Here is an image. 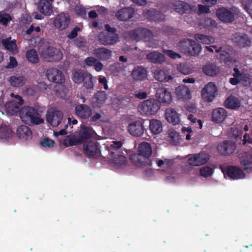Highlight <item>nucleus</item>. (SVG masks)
<instances>
[{
    "instance_id": "nucleus-18",
    "label": "nucleus",
    "mask_w": 252,
    "mask_h": 252,
    "mask_svg": "<svg viewBox=\"0 0 252 252\" xmlns=\"http://www.w3.org/2000/svg\"><path fill=\"white\" fill-rule=\"evenodd\" d=\"M134 13V8L126 7L118 10L116 15L117 18L121 21H127L133 16Z\"/></svg>"
},
{
    "instance_id": "nucleus-63",
    "label": "nucleus",
    "mask_w": 252,
    "mask_h": 252,
    "mask_svg": "<svg viewBox=\"0 0 252 252\" xmlns=\"http://www.w3.org/2000/svg\"><path fill=\"white\" fill-rule=\"evenodd\" d=\"M81 29L78 26L75 27L71 32L67 35V37L69 39H73L76 37L78 35V32L80 31Z\"/></svg>"
},
{
    "instance_id": "nucleus-13",
    "label": "nucleus",
    "mask_w": 252,
    "mask_h": 252,
    "mask_svg": "<svg viewBox=\"0 0 252 252\" xmlns=\"http://www.w3.org/2000/svg\"><path fill=\"white\" fill-rule=\"evenodd\" d=\"M233 78L229 79V83L232 85H237L240 82L247 83L250 81L249 75L245 73L241 72L237 67L233 68Z\"/></svg>"
},
{
    "instance_id": "nucleus-51",
    "label": "nucleus",
    "mask_w": 252,
    "mask_h": 252,
    "mask_svg": "<svg viewBox=\"0 0 252 252\" xmlns=\"http://www.w3.org/2000/svg\"><path fill=\"white\" fill-rule=\"evenodd\" d=\"M241 163L245 170L252 168V156L245 153L241 158Z\"/></svg>"
},
{
    "instance_id": "nucleus-30",
    "label": "nucleus",
    "mask_w": 252,
    "mask_h": 252,
    "mask_svg": "<svg viewBox=\"0 0 252 252\" xmlns=\"http://www.w3.org/2000/svg\"><path fill=\"white\" fill-rule=\"evenodd\" d=\"M130 159L135 165L137 166L152 165L151 161H148L146 159L143 158L139 153L131 155Z\"/></svg>"
},
{
    "instance_id": "nucleus-54",
    "label": "nucleus",
    "mask_w": 252,
    "mask_h": 252,
    "mask_svg": "<svg viewBox=\"0 0 252 252\" xmlns=\"http://www.w3.org/2000/svg\"><path fill=\"white\" fill-rule=\"evenodd\" d=\"M57 95L61 98H65L67 93V89L66 87L62 84H60L55 87L54 90Z\"/></svg>"
},
{
    "instance_id": "nucleus-42",
    "label": "nucleus",
    "mask_w": 252,
    "mask_h": 252,
    "mask_svg": "<svg viewBox=\"0 0 252 252\" xmlns=\"http://www.w3.org/2000/svg\"><path fill=\"white\" fill-rule=\"evenodd\" d=\"M96 81V79L94 77L92 74L87 73L85 76L84 80L83 81V86L86 89H93L94 87V84Z\"/></svg>"
},
{
    "instance_id": "nucleus-43",
    "label": "nucleus",
    "mask_w": 252,
    "mask_h": 252,
    "mask_svg": "<svg viewBox=\"0 0 252 252\" xmlns=\"http://www.w3.org/2000/svg\"><path fill=\"white\" fill-rule=\"evenodd\" d=\"M224 105L227 108L234 109L239 108L240 106V103L237 98L234 96H230L225 101Z\"/></svg>"
},
{
    "instance_id": "nucleus-32",
    "label": "nucleus",
    "mask_w": 252,
    "mask_h": 252,
    "mask_svg": "<svg viewBox=\"0 0 252 252\" xmlns=\"http://www.w3.org/2000/svg\"><path fill=\"white\" fill-rule=\"evenodd\" d=\"M176 94L179 99H189L191 98L189 89L185 86H180L176 89Z\"/></svg>"
},
{
    "instance_id": "nucleus-3",
    "label": "nucleus",
    "mask_w": 252,
    "mask_h": 252,
    "mask_svg": "<svg viewBox=\"0 0 252 252\" xmlns=\"http://www.w3.org/2000/svg\"><path fill=\"white\" fill-rule=\"evenodd\" d=\"M160 107L159 101L156 99L150 98L141 102L138 106V110L143 115H152L156 114Z\"/></svg>"
},
{
    "instance_id": "nucleus-26",
    "label": "nucleus",
    "mask_w": 252,
    "mask_h": 252,
    "mask_svg": "<svg viewBox=\"0 0 252 252\" xmlns=\"http://www.w3.org/2000/svg\"><path fill=\"white\" fill-rule=\"evenodd\" d=\"M126 163V158L122 154H116L111 157V165L117 168H123Z\"/></svg>"
},
{
    "instance_id": "nucleus-36",
    "label": "nucleus",
    "mask_w": 252,
    "mask_h": 252,
    "mask_svg": "<svg viewBox=\"0 0 252 252\" xmlns=\"http://www.w3.org/2000/svg\"><path fill=\"white\" fill-rule=\"evenodd\" d=\"M22 104L17 102L16 100H12L6 103L5 108L8 113L11 115H14L19 111Z\"/></svg>"
},
{
    "instance_id": "nucleus-5",
    "label": "nucleus",
    "mask_w": 252,
    "mask_h": 252,
    "mask_svg": "<svg viewBox=\"0 0 252 252\" xmlns=\"http://www.w3.org/2000/svg\"><path fill=\"white\" fill-rule=\"evenodd\" d=\"M236 148V144L231 140H224L217 146V150L221 156H227L232 154Z\"/></svg>"
},
{
    "instance_id": "nucleus-16",
    "label": "nucleus",
    "mask_w": 252,
    "mask_h": 252,
    "mask_svg": "<svg viewBox=\"0 0 252 252\" xmlns=\"http://www.w3.org/2000/svg\"><path fill=\"white\" fill-rule=\"evenodd\" d=\"M70 23V18L68 14L61 13L58 14L54 20L55 26L60 30L67 28Z\"/></svg>"
},
{
    "instance_id": "nucleus-49",
    "label": "nucleus",
    "mask_w": 252,
    "mask_h": 252,
    "mask_svg": "<svg viewBox=\"0 0 252 252\" xmlns=\"http://www.w3.org/2000/svg\"><path fill=\"white\" fill-rule=\"evenodd\" d=\"M150 128L154 134L159 133L162 128L161 123L158 120H152L150 123Z\"/></svg>"
},
{
    "instance_id": "nucleus-11",
    "label": "nucleus",
    "mask_w": 252,
    "mask_h": 252,
    "mask_svg": "<svg viewBox=\"0 0 252 252\" xmlns=\"http://www.w3.org/2000/svg\"><path fill=\"white\" fill-rule=\"evenodd\" d=\"M209 159V156L208 154L201 152L193 155L189 157L188 159V163L189 164L194 166H200L205 164Z\"/></svg>"
},
{
    "instance_id": "nucleus-1",
    "label": "nucleus",
    "mask_w": 252,
    "mask_h": 252,
    "mask_svg": "<svg viewBox=\"0 0 252 252\" xmlns=\"http://www.w3.org/2000/svg\"><path fill=\"white\" fill-rule=\"evenodd\" d=\"M42 111L39 108L27 106L24 107L20 113V118L25 124L29 125H40L44 122V120L40 117V113Z\"/></svg>"
},
{
    "instance_id": "nucleus-52",
    "label": "nucleus",
    "mask_w": 252,
    "mask_h": 252,
    "mask_svg": "<svg viewBox=\"0 0 252 252\" xmlns=\"http://www.w3.org/2000/svg\"><path fill=\"white\" fill-rule=\"evenodd\" d=\"M139 28L140 40L142 39L145 41H148L153 37V33L150 30L146 28Z\"/></svg>"
},
{
    "instance_id": "nucleus-44",
    "label": "nucleus",
    "mask_w": 252,
    "mask_h": 252,
    "mask_svg": "<svg viewBox=\"0 0 252 252\" xmlns=\"http://www.w3.org/2000/svg\"><path fill=\"white\" fill-rule=\"evenodd\" d=\"M194 39L204 44H210L215 41V39L211 36L199 33L194 35Z\"/></svg>"
},
{
    "instance_id": "nucleus-62",
    "label": "nucleus",
    "mask_w": 252,
    "mask_h": 252,
    "mask_svg": "<svg viewBox=\"0 0 252 252\" xmlns=\"http://www.w3.org/2000/svg\"><path fill=\"white\" fill-rule=\"evenodd\" d=\"M116 29L111 27V45L116 43L119 41V36L116 33Z\"/></svg>"
},
{
    "instance_id": "nucleus-15",
    "label": "nucleus",
    "mask_w": 252,
    "mask_h": 252,
    "mask_svg": "<svg viewBox=\"0 0 252 252\" xmlns=\"http://www.w3.org/2000/svg\"><path fill=\"white\" fill-rule=\"evenodd\" d=\"M54 0H40L38 3L37 9L45 16H50L53 12L52 3Z\"/></svg>"
},
{
    "instance_id": "nucleus-38",
    "label": "nucleus",
    "mask_w": 252,
    "mask_h": 252,
    "mask_svg": "<svg viewBox=\"0 0 252 252\" xmlns=\"http://www.w3.org/2000/svg\"><path fill=\"white\" fill-rule=\"evenodd\" d=\"M87 73L82 69H76L72 72V79L75 83L80 84L84 80Z\"/></svg>"
},
{
    "instance_id": "nucleus-19",
    "label": "nucleus",
    "mask_w": 252,
    "mask_h": 252,
    "mask_svg": "<svg viewBox=\"0 0 252 252\" xmlns=\"http://www.w3.org/2000/svg\"><path fill=\"white\" fill-rule=\"evenodd\" d=\"M227 116L226 110L223 108L215 109L212 113V120L216 123H220L224 121Z\"/></svg>"
},
{
    "instance_id": "nucleus-37",
    "label": "nucleus",
    "mask_w": 252,
    "mask_h": 252,
    "mask_svg": "<svg viewBox=\"0 0 252 252\" xmlns=\"http://www.w3.org/2000/svg\"><path fill=\"white\" fill-rule=\"evenodd\" d=\"M124 143L122 141L113 140L111 141V157L116 154H123Z\"/></svg>"
},
{
    "instance_id": "nucleus-41",
    "label": "nucleus",
    "mask_w": 252,
    "mask_h": 252,
    "mask_svg": "<svg viewBox=\"0 0 252 252\" xmlns=\"http://www.w3.org/2000/svg\"><path fill=\"white\" fill-rule=\"evenodd\" d=\"M124 37L127 40H133L139 41V28H136L133 30L126 32L124 33Z\"/></svg>"
},
{
    "instance_id": "nucleus-33",
    "label": "nucleus",
    "mask_w": 252,
    "mask_h": 252,
    "mask_svg": "<svg viewBox=\"0 0 252 252\" xmlns=\"http://www.w3.org/2000/svg\"><path fill=\"white\" fill-rule=\"evenodd\" d=\"M203 71L207 75L214 76L220 72V68L215 63H210L203 67Z\"/></svg>"
},
{
    "instance_id": "nucleus-24",
    "label": "nucleus",
    "mask_w": 252,
    "mask_h": 252,
    "mask_svg": "<svg viewBox=\"0 0 252 252\" xmlns=\"http://www.w3.org/2000/svg\"><path fill=\"white\" fill-rule=\"evenodd\" d=\"M17 135L19 139L28 140L32 138V132L28 126L21 125L17 129Z\"/></svg>"
},
{
    "instance_id": "nucleus-25",
    "label": "nucleus",
    "mask_w": 252,
    "mask_h": 252,
    "mask_svg": "<svg viewBox=\"0 0 252 252\" xmlns=\"http://www.w3.org/2000/svg\"><path fill=\"white\" fill-rule=\"evenodd\" d=\"M41 88L46 89V84L41 82L36 85L29 86L26 88V93L27 95L34 97L38 96Z\"/></svg>"
},
{
    "instance_id": "nucleus-21",
    "label": "nucleus",
    "mask_w": 252,
    "mask_h": 252,
    "mask_svg": "<svg viewBox=\"0 0 252 252\" xmlns=\"http://www.w3.org/2000/svg\"><path fill=\"white\" fill-rule=\"evenodd\" d=\"M138 152L143 158L146 159L148 161H150L149 158L152 155V150L151 146L149 143L141 142L138 146Z\"/></svg>"
},
{
    "instance_id": "nucleus-55",
    "label": "nucleus",
    "mask_w": 252,
    "mask_h": 252,
    "mask_svg": "<svg viewBox=\"0 0 252 252\" xmlns=\"http://www.w3.org/2000/svg\"><path fill=\"white\" fill-rule=\"evenodd\" d=\"M98 38L100 42L103 45H106L110 44V33L105 32H100L98 34Z\"/></svg>"
},
{
    "instance_id": "nucleus-29",
    "label": "nucleus",
    "mask_w": 252,
    "mask_h": 252,
    "mask_svg": "<svg viewBox=\"0 0 252 252\" xmlns=\"http://www.w3.org/2000/svg\"><path fill=\"white\" fill-rule=\"evenodd\" d=\"M154 77L159 82H166L172 80L173 77L167 70L156 69L154 71Z\"/></svg>"
},
{
    "instance_id": "nucleus-14",
    "label": "nucleus",
    "mask_w": 252,
    "mask_h": 252,
    "mask_svg": "<svg viewBox=\"0 0 252 252\" xmlns=\"http://www.w3.org/2000/svg\"><path fill=\"white\" fill-rule=\"evenodd\" d=\"M156 97L160 104H169L172 99L171 94L166 88L159 87L156 90Z\"/></svg>"
},
{
    "instance_id": "nucleus-64",
    "label": "nucleus",
    "mask_w": 252,
    "mask_h": 252,
    "mask_svg": "<svg viewBox=\"0 0 252 252\" xmlns=\"http://www.w3.org/2000/svg\"><path fill=\"white\" fill-rule=\"evenodd\" d=\"M209 7L208 5L199 4L198 6L199 14L209 13L210 12Z\"/></svg>"
},
{
    "instance_id": "nucleus-28",
    "label": "nucleus",
    "mask_w": 252,
    "mask_h": 252,
    "mask_svg": "<svg viewBox=\"0 0 252 252\" xmlns=\"http://www.w3.org/2000/svg\"><path fill=\"white\" fill-rule=\"evenodd\" d=\"M173 9L177 12L183 14L191 10L190 5L184 1L177 0L173 3Z\"/></svg>"
},
{
    "instance_id": "nucleus-8",
    "label": "nucleus",
    "mask_w": 252,
    "mask_h": 252,
    "mask_svg": "<svg viewBox=\"0 0 252 252\" xmlns=\"http://www.w3.org/2000/svg\"><path fill=\"white\" fill-rule=\"evenodd\" d=\"M218 92L214 83L210 82L202 90L201 95L205 101L211 102L216 97Z\"/></svg>"
},
{
    "instance_id": "nucleus-23",
    "label": "nucleus",
    "mask_w": 252,
    "mask_h": 252,
    "mask_svg": "<svg viewBox=\"0 0 252 252\" xmlns=\"http://www.w3.org/2000/svg\"><path fill=\"white\" fill-rule=\"evenodd\" d=\"M56 51H57L54 47L46 45L40 46L38 50L41 57L46 59L54 58Z\"/></svg>"
},
{
    "instance_id": "nucleus-58",
    "label": "nucleus",
    "mask_w": 252,
    "mask_h": 252,
    "mask_svg": "<svg viewBox=\"0 0 252 252\" xmlns=\"http://www.w3.org/2000/svg\"><path fill=\"white\" fill-rule=\"evenodd\" d=\"M203 25L206 28H216L217 27V23L216 22L209 18H205L204 20Z\"/></svg>"
},
{
    "instance_id": "nucleus-45",
    "label": "nucleus",
    "mask_w": 252,
    "mask_h": 252,
    "mask_svg": "<svg viewBox=\"0 0 252 252\" xmlns=\"http://www.w3.org/2000/svg\"><path fill=\"white\" fill-rule=\"evenodd\" d=\"M26 57L27 60L31 63H37L39 62V58L37 52L33 49L27 51Z\"/></svg>"
},
{
    "instance_id": "nucleus-7",
    "label": "nucleus",
    "mask_w": 252,
    "mask_h": 252,
    "mask_svg": "<svg viewBox=\"0 0 252 252\" xmlns=\"http://www.w3.org/2000/svg\"><path fill=\"white\" fill-rule=\"evenodd\" d=\"M83 148L85 154L88 157L99 156L101 154L99 145L96 141L91 140L84 142Z\"/></svg>"
},
{
    "instance_id": "nucleus-35",
    "label": "nucleus",
    "mask_w": 252,
    "mask_h": 252,
    "mask_svg": "<svg viewBox=\"0 0 252 252\" xmlns=\"http://www.w3.org/2000/svg\"><path fill=\"white\" fill-rule=\"evenodd\" d=\"M92 137V134L91 133L89 127L85 126H82L78 135V138L79 140L80 143L81 144L85 140L89 139Z\"/></svg>"
},
{
    "instance_id": "nucleus-60",
    "label": "nucleus",
    "mask_w": 252,
    "mask_h": 252,
    "mask_svg": "<svg viewBox=\"0 0 252 252\" xmlns=\"http://www.w3.org/2000/svg\"><path fill=\"white\" fill-rule=\"evenodd\" d=\"M40 145L43 147L50 148L54 146L55 142L52 139L48 138H44L42 141H40Z\"/></svg>"
},
{
    "instance_id": "nucleus-57",
    "label": "nucleus",
    "mask_w": 252,
    "mask_h": 252,
    "mask_svg": "<svg viewBox=\"0 0 252 252\" xmlns=\"http://www.w3.org/2000/svg\"><path fill=\"white\" fill-rule=\"evenodd\" d=\"M200 174L203 177H208L212 175L213 169L208 166H204L200 169Z\"/></svg>"
},
{
    "instance_id": "nucleus-9",
    "label": "nucleus",
    "mask_w": 252,
    "mask_h": 252,
    "mask_svg": "<svg viewBox=\"0 0 252 252\" xmlns=\"http://www.w3.org/2000/svg\"><path fill=\"white\" fill-rule=\"evenodd\" d=\"M63 118V114L61 111L53 110L48 111L46 115L47 123L53 127L58 126Z\"/></svg>"
},
{
    "instance_id": "nucleus-47",
    "label": "nucleus",
    "mask_w": 252,
    "mask_h": 252,
    "mask_svg": "<svg viewBox=\"0 0 252 252\" xmlns=\"http://www.w3.org/2000/svg\"><path fill=\"white\" fill-rule=\"evenodd\" d=\"M12 131L6 125L2 124L0 126V139H7L12 137Z\"/></svg>"
},
{
    "instance_id": "nucleus-31",
    "label": "nucleus",
    "mask_w": 252,
    "mask_h": 252,
    "mask_svg": "<svg viewBox=\"0 0 252 252\" xmlns=\"http://www.w3.org/2000/svg\"><path fill=\"white\" fill-rule=\"evenodd\" d=\"M147 70L141 66H137L133 69L131 75L133 79L136 81H141L147 77Z\"/></svg>"
},
{
    "instance_id": "nucleus-17",
    "label": "nucleus",
    "mask_w": 252,
    "mask_h": 252,
    "mask_svg": "<svg viewBox=\"0 0 252 252\" xmlns=\"http://www.w3.org/2000/svg\"><path fill=\"white\" fill-rule=\"evenodd\" d=\"M144 127L140 121H136L130 123L128 126V130L130 134L134 136H141L144 131Z\"/></svg>"
},
{
    "instance_id": "nucleus-39",
    "label": "nucleus",
    "mask_w": 252,
    "mask_h": 252,
    "mask_svg": "<svg viewBox=\"0 0 252 252\" xmlns=\"http://www.w3.org/2000/svg\"><path fill=\"white\" fill-rule=\"evenodd\" d=\"M94 54L98 59L105 60L110 56V51L105 48H99L94 50Z\"/></svg>"
},
{
    "instance_id": "nucleus-10",
    "label": "nucleus",
    "mask_w": 252,
    "mask_h": 252,
    "mask_svg": "<svg viewBox=\"0 0 252 252\" xmlns=\"http://www.w3.org/2000/svg\"><path fill=\"white\" fill-rule=\"evenodd\" d=\"M225 175H227L229 178L233 180L243 179L245 177V172L239 167L229 165L226 167L225 171H222Z\"/></svg>"
},
{
    "instance_id": "nucleus-34",
    "label": "nucleus",
    "mask_w": 252,
    "mask_h": 252,
    "mask_svg": "<svg viewBox=\"0 0 252 252\" xmlns=\"http://www.w3.org/2000/svg\"><path fill=\"white\" fill-rule=\"evenodd\" d=\"M147 59L150 62L155 63H161L165 61L164 56L157 52H152L147 55Z\"/></svg>"
},
{
    "instance_id": "nucleus-50",
    "label": "nucleus",
    "mask_w": 252,
    "mask_h": 252,
    "mask_svg": "<svg viewBox=\"0 0 252 252\" xmlns=\"http://www.w3.org/2000/svg\"><path fill=\"white\" fill-rule=\"evenodd\" d=\"M2 46L8 51L13 54L17 52V45L14 41L10 40L9 39H3L1 41Z\"/></svg>"
},
{
    "instance_id": "nucleus-59",
    "label": "nucleus",
    "mask_w": 252,
    "mask_h": 252,
    "mask_svg": "<svg viewBox=\"0 0 252 252\" xmlns=\"http://www.w3.org/2000/svg\"><path fill=\"white\" fill-rule=\"evenodd\" d=\"M242 5L245 11L249 14L252 12V0H243Z\"/></svg>"
},
{
    "instance_id": "nucleus-20",
    "label": "nucleus",
    "mask_w": 252,
    "mask_h": 252,
    "mask_svg": "<svg viewBox=\"0 0 252 252\" xmlns=\"http://www.w3.org/2000/svg\"><path fill=\"white\" fill-rule=\"evenodd\" d=\"M107 94L104 91H98L92 98V106L94 108H100L107 99Z\"/></svg>"
},
{
    "instance_id": "nucleus-2",
    "label": "nucleus",
    "mask_w": 252,
    "mask_h": 252,
    "mask_svg": "<svg viewBox=\"0 0 252 252\" xmlns=\"http://www.w3.org/2000/svg\"><path fill=\"white\" fill-rule=\"evenodd\" d=\"M178 46L182 53L190 56L198 55L202 49L200 44L190 39H183L178 43Z\"/></svg>"
},
{
    "instance_id": "nucleus-40",
    "label": "nucleus",
    "mask_w": 252,
    "mask_h": 252,
    "mask_svg": "<svg viewBox=\"0 0 252 252\" xmlns=\"http://www.w3.org/2000/svg\"><path fill=\"white\" fill-rule=\"evenodd\" d=\"M27 79L24 76H11L9 82L11 85L15 87H20L23 86L26 82Z\"/></svg>"
},
{
    "instance_id": "nucleus-48",
    "label": "nucleus",
    "mask_w": 252,
    "mask_h": 252,
    "mask_svg": "<svg viewBox=\"0 0 252 252\" xmlns=\"http://www.w3.org/2000/svg\"><path fill=\"white\" fill-rule=\"evenodd\" d=\"M79 140L75 135H68L66 136L63 141V145L66 147L72 146L80 144Z\"/></svg>"
},
{
    "instance_id": "nucleus-12",
    "label": "nucleus",
    "mask_w": 252,
    "mask_h": 252,
    "mask_svg": "<svg viewBox=\"0 0 252 252\" xmlns=\"http://www.w3.org/2000/svg\"><path fill=\"white\" fill-rule=\"evenodd\" d=\"M232 40L233 42L239 48L248 47L252 44L250 38L245 33H236L233 35Z\"/></svg>"
},
{
    "instance_id": "nucleus-53",
    "label": "nucleus",
    "mask_w": 252,
    "mask_h": 252,
    "mask_svg": "<svg viewBox=\"0 0 252 252\" xmlns=\"http://www.w3.org/2000/svg\"><path fill=\"white\" fill-rule=\"evenodd\" d=\"M177 70L184 74H189L193 71V69L189 64L181 63L177 66Z\"/></svg>"
},
{
    "instance_id": "nucleus-22",
    "label": "nucleus",
    "mask_w": 252,
    "mask_h": 252,
    "mask_svg": "<svg viewBox=\"0 0 252 252\" xmlns=\"http://www.w3.org/2000/svg\"><path fill=\"white\" fill-rule=\"evenodd\" d=\"M76 115L84 119L89 118L92 115L91 109L87 105L80 104L75 108Z\"/></svg>"
},
{
    "instance_id": "nucleus-61",
    "label": "nucleus",
    "mask_w": 252,
    "mask_h": 252,
    "mask_svg": "<svg viewBox=\"0 0 252 252\" xmlns=\"http://www.w3.org/2000/svg\"><path fill=\"white\" fill-rule=\"evenodd\" d=\"M163 53L173 59H176L181 58V56L179 54L171 50H164Z\"/></svg>"
},
{
    "instance_id": "nucleus-46",
    "label": "nucleus",
    "mask_w": 252,
    "mask_h": 252,
    "mask_svg": "<svg viewBox=\"0 0 252 252\" xmlns=\"http://www.w3.org/2000/svg\"><path fill=\"white\" fill-rule=\"evenodd\" d=\"M150 19L156 22H160L164 19L165 16L160 11L153 9L148 12Z\"/></svg>"
},
{
    "instance_id": "nucleus-6",
    "label": "nucleus",
    "mask_w": 252,
    "mask_h": 252,
    "mask_svg": "<svg viewBox=\"0 0 252 252\" xmlns=\"http://www.w3.org/2000/svg\"><path fill=\"white\" fill-rule=\"evenodd\" d=\"M46 76L49 81L58 84H63L65 81L64 75L62 71L54 67L47 69Z\"/></svg>"
},
{
    "instance_id": "nucleus-27",
    "label": "nucleus",
    "mask_w": 252,
    "mask_h": 252,
    "mask_svg": "<svg viewBox=\"0 0 252 252\" xmlns=\"http://www.w3.org/2000/svg\"><path fill=\"white\" fill-rule=\"evenodd\" d=\"M165 117L166 120L173 125H176L180 122L179 114L173 108H169L166 110Z\"/></svg>"
},
{
    "instance_id": "nucleus-4",
    "label": "nucleus",
    "mask_w": 252,
    "mask_h": 252,
    "mask_svg": "<svg viewBox=\"0 0 252 252\" xmlns=\"http://www.w3.org/2000/svg\"><path fill=\"white\" fill-rule=\"evenodd\" d=\"M216 15L219 19L225 23H231L235 20V11L228 9L226 7H221L216 10Z\"/></svg>"
},
{
    "instance_id": "nucleus-56",
    "label": "nucleus",
    "mask_w": 252,
    "mask_h": 252,
    "mask_svg": "<svg viewBox=\"0 0 252 252\" xmlns=\"http://www.w3.org/2000/svg\"><path fill=\"white\" fill-rule=\"evenodd\" d=\"M12 20L11 15L4 11H0V23L4 26H6Z\"/></svg>"
}]
</instances>
